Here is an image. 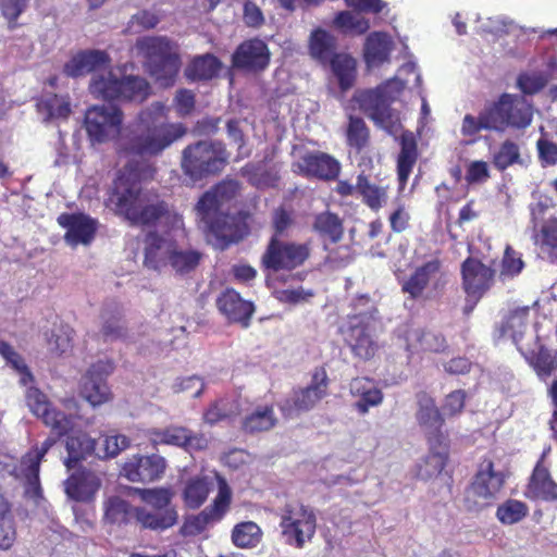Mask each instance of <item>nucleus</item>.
<instances>
[{
  "label": "nucleus",
  "mask_w": 557,
  "mask_h": 557,
  "mask_svg": "<svg viewBox=\"0 0 557 557\" xmlns=\"http://www.w3.org/2000/svg\"><path fill=\"white\" fill-rule=\"evenodd\" d=\"M170 109L154 101L138 112V121L120 138L117 154L126 159L113 182L109 197L116 214L132 225L152 226L163 218L182 223V216L172 213L169 203L143 188L141 183L154 177L156 166L151 159L186 136L188 128L182 122H169Z\"/></svg>",
  "instance_id": "nucleus-1"
},
{
  "label": "nucleus",
  "mask_w": 557,
  "mask_h": 557,
  "mask_svg": "<svg viewBox=\"0 0 557 557\" xmlns=\"http://www.w3.org/2000/svg\"><path fill=\"white\" fill-rule=\"evenodd\" d=\"M239 188L237 181L224 180L203 193L195 207L207 232L216 239L221 249L238 243L248 234V227L239 216L225 212Z\"/></svg>",
  "instance_id": "nucleus-2"
},
{
  "label": "nucleus",
  "mask_w": 557,
  "mask_h": 557,
  "mask_svg": "<svg viewBox=\"0 0 557 557\" xmlns=\"http://www.w3.org/2000/svg\"><path fill=\"white\" fill-rule=\"evenodd\" d=\"M531 121V108L522 99L503 94L498 100L486 103L476 116L466 114L460 132L465 137H475L482 131L503 133L508 127L524 128Z\"/></svg>",
  "instance_id": "nucleus-3"
},
{
  "label": "nucleus",
  "mask_w": 557,
  "mask_h": 557,
  "mask_svg": "<svg viewBox=\"0 0 557 557\" xmlns=\"http://www.w3.org/2000/svg\"><path fill=\"white\" fill-rule=\"evenodd\" d=\"M201 259L200 251L183 248L157 232H149L145 237L144 265L150 270L161 272L170 268L176 275L184 276L195 271Z\"/></svg>",
  "instance_id": "nucleus-4"
},
{
  "label": "nucleus",
  "mask_w": 557,
  "mask_h": 557,
  "mask_svg": "<svg viewBox=\"0 0 557 557\" xmlns=\"http://www.w3.org/2000/svg\"><path fill=\"white\" fill-rule=\"evenodd\" d=\"M230 153L221 140L203 139L182 150L181 169L193 183L220 175L228 164Z\"/></svg>",
  "instance_id": "nucleus-5"
},
{
  "label": "nucleus",
  "mask_w": 557,
  "mask_h": 557,
  "mask_svg": "<svg viewBox=\"0 0 557 557\" xmlns=\"http://www.w3.org/2000/svg\"><path fill=\"white\" fill-rule=\"evenodd\" d=\"M136 48L154 81L164 88L173 86L182 65L177 45L164 36H148L138 39Z\"/></svg>",
  "instance_id": "nucleus-6"
},
{
  "label": "nucleus",
  "mask_w": 557,
  "mask_h": 557,
  "mask_svg": "<svg viewBox=\"0 0 557 557\" xmlns=\"http://www.w3.org/2000/svg\"><path fill=\"white\" fill-rule=\"evenodd\" d=\"M508 471L491 459H484L465 493V505L470 511H480L491 506L504 486Z\"/></svg>",
  "instance_id": "nucleus-7"
},
{
  "label": "nucleus",
  "mask_w": 557,
  "mask_h": 557,
  "mask_svg": "<svg viewBox=\"0 0 557 557\" xmlns=\"http://www.w3.org/2000/svg\"><path fill=\"white\" fill-rule=\"evenodd\" d=\"M88 89L95 98L106 101L143 102L150 95V85L145 78L136 75L116 77L112 72L92 76Z\"/></svg>",
  "instance_id": "nucleus-8"
},
{
  "label": "nucleus",
  "mask_w": 557,
  "mask_h": 557,
  "mask_svg": "<svg viewBox=\"0 0 557 557\" xmlns=\"http://www.w3.org/2000/svg\"><path fill=\"white\" fill-rule=\"evenodd\" d=\"M311 243L284 240L271 235L260 258L263 271L273 273L292 272L302 267L311 256Z\"/></svg>",
  "instance_id": "nucleus-9"
},
{
  "label": "nucleus",
  "mask_w": 557,
  "mask_h": 557,
  "mask_svg": "<svg viewBox=\"0 0 557 557\" xmlns=\"http://www.w3.org/2000/svg\"><path fill=\"white\" fill-rule=\"evenodd\" d=\"M123 120V111L115 106H92L85 113L84 124L91 141L101 144L117 137V145L121 136L136 125L138 115L122 131Z\"/></svg>",
  "instance_id": "nucleus-10"
},
{
  "label": "nucleus",
  "mask_w": 557,
  "mask_h": 557,
  "mask_svg": "<svg viewBox=\"0 0 557 557\" xmlns=\"http://www.w3.org/2000/svg\"><path fill=\"white\" fill-rule=\"evenodd\" d=\"M355 100L359 109L389 135L396 136L403 129L400 114L391 108V99L384 90H361L355 95Z\"/></svg>",
  "instance_id": "nucleus-11"
},
{
  "label": "nucleus",
  "mask_w": 557,
  "mask_h": 557,
  "mask_svg": "<svg viewBox=\"0 0 557 557\" xmlns=\"http://www.w3.org/2000/svg\"><path fill=\"white\" fill-rule=\"evenodd\" d=\"M280 525L285 542L302 548L314 535L315 516L312 510L301 504H288L282 511Z\"/></svg>",
  "instance_id": "nucleus-12"
},
{
  "label": "nucleus",
  "mask_w": 557,
  "mask_h": 557,
  "mask_svg": "<svg viewBox=\"0 0 557 557\" xmlns=\"http://www.w3.org/2000/svg\"><path fill=\"white\" fill-rule=\"evenodd\" d=\"M85 455H67L63 460L71 475L64 482L66 495L76 502H89L94 498L101 482L98 475L82 466Z\"/></svg>",
  "instance_id": "nucleus-13"
},
{
  "label": "nucleus",
  "mask_w": 557,
  "mask_h": 557,
  "mask_svg": "<svg viewBox=\"0 0 557 557\" xmlns=\"http://www.w3.org/2000/svg\"><path fill=\"white\" fill-rule=\"evenodd\" d=\"M461 287L466 296L481 300L493 287L496 271L474 257L466 258L460 265Z\"/></svg>",
  "instance_id": "nucleus-14"
},
{
  "label": "nucleus",
  "mask_w": 557,
  "mask_h": 557,
  "mask_svg": "<svg viewBox=\"0 0 557 557\" xmlns=\"http://www.w3.org/2000/svg\"><path fill=\"white\" fill-rule=\"evenodd\" d=\"M114 370L111 360H99L92 363L82 377L81 395L94 407L100 406L111 398L107 377Z\"/></svg>",
  "instance_id": "nucleus-15"
},
{
  "label": "nucleus",
  "mask_w": 557,
  "mask_h": 557,
  "mask_svg": "<svg viewBox=\"0 0 557 557\" xmlns=\"http://www.w3.org/2000/svg\"><path fill=\"white\" fill-rule=\"evenodd\" d=\"M329 387V376L324 367L315 368L311 382L307 387L294 392L292 398L286 399L282 411L292 414L294 411H308L315 406L324 396Z\"/></svg>",
  "instance_id": "nucleus-16"
},
{
  "label": "nucleus",
  "mask_w": 557,
  "mask_h": 557,
  "mask_svg": "<svg viewBox=\"0 0 557 557\" xmlns=\"http://www.w3.org/2000/svg\"><path fill=\"white\" fill-rule=\"evenodd\" d=\"M271 53L267 44L259 38L240 42L232 54V66L236 70L258 74L270 64Z\"/></svg>",
  "instance_id": "nucleus-17"
},
{
  "label": "nucleus",
  "mask_w": 557,
  "mask_h": 557,
  "mask_svg": "<svg viewBox=\"0 0 557 557\" xmlns=\"http://www.w3.org/2000/svg\"><path fill=\"white\" fill-rule=\"evenodd\" d=\"M231 498L232 492L226 481L223 478H219V491L213 504L184 522L181 530L183 535L190 536L200 534L209 523L220 520L227 511Z\"/></svg>",
  "instance_id": "nucleus-18"
},
{
  "label": "nucleus",
  "mask_w": 557,
  "mask_h": 557,
  "mask_svg": "<svg viewBox=\"0 0 557 557\" xmlns=\"http://www.w3.org/2000/svg\"><path fill=\"white\" fill-rule=\"evenodd\" d=\"M294 166L297 169L295 172L299 175L323 182L336 181L342 170L341 162L323 151L306 152Z\"/></svg>",
  "instance_id": "nucleus-19"
},
{
  "label": "nucleus",
  "mask_w": 557,
  "mask_h": 557,
  "mask_svg": "<svg viewBox=\"0 0 557 557\" xmlns=\"http://www.w3.org/2000/svg\"><path fill=\"white\" fill-rule=\"evenodd\" d=\"M363 311L349 315V324L343 331L344 341L352 355L363 361L372 359L377 351V344L372 338L368 323L361 320Z\"/></svg>",
  "instance_id": "nucleus-20"
},
{
  "label": "nucleus",
  "mask_w": 557,
  "mask_h": 557,
  "mask_svg": "<svg viewBox=\"0 0 557 557\" xmlns=\"http://www.w3.org/2000/svg\"><path fill=\"white\" fill-rule=\"evenodd\" d=\"M149 440L153 446L171 445L185 450H205L208 447V440L203 434L178 425H170L163 430L153 429L149 431Z\"/></svg>",
  "instance_id": "nucleus-21"
},
{
  "label": "nucleus",
  "mask_w": 557,
  "mask_h": 557,
  "mask_svg": "<svg viewBox=\"0 0 557 557\" xmlns=\"http://www.w3.org/2000/svg\"><path fill=\"white\" fill-rule=\"evenodd\" d=\"M219 311L231 323H237L246 329L250 325L255 312V305L251 301L242 298L240 294L234 288H226L215 300Z\"/></svg>",
  "instance_id": "nucleus-22"
},
{
  "label": "nucleus",
  "mask_w": 557,
  "mask_h": 557,
  "mask_svg": "<svg viewBox=\"0 0 557 557\" xmlns=\"http://www.w3.org/2000/svg\"><path fill=\"white\" fill-rule=\"evenodd\" d=\"M58 223L66 230L65 239L72 245L90 244L98 227L97 220L82 212L62 213L58 216Z\"/></svg>",
  "instance_id": "nucleus-23"
},
{
  "label": "nucleus",
  "mask_w": 557,
  "mask_h": 557,
  "mask_svg": "<svg viewBox=\"0 0 557 557\" xmlns=\"http://www.w3.org/2000/svg\"><path fill=\"white\" fill-rule=\"evenodd\" d=\"M111 65V57L104 50H82L73 55L63 66V72L69 77H79L106 70Z\"/></svg>",
  "instance_id": "nucleus-24"
},
{
  "label": "nucleus",
  "mask_w": 557,
  "mask_h": 557,
  "mask_svg": "<svg viewBox=\"0 0 557 557\" xmlns=\"http://www.w3.org/2000/svg\"><path fill=\"white\" fill-rule=\"evenodd\" d=\"M441 270L442 261L438 258L422 263L401 281V292L412 300L421 299L432 280L441 273Z\"/></svg>",
  "instance_id": "nucleus-25"
},
{
  "label": "nucleus",
  "mask_w": 557,
  "mask_h": 557,
  "mask_svg": "<svg viewBox=\"0 0 557 557\" xmlns=\"http://www.w3.org/2000/svg\"><path fill=\"white\" fill-rule=\"evenodd\" d=\"M165 469V461L161 455L134 456L122 469V474L132 482H151L157 480Z\"/></svg>",
  "instance_id": "nucleus-26"
},
{
  "label": "nucleus",
  "mask_w": 557,
  "mask_h": 557,
  "mask_svg": "<svg viewBox=\"0 0 557 557\" xmlns=\"http://www.w3.org/2000/svg\"><path fill=\"white\" fill-rule=\"evenodd\" d=\"M400 151L396 160L397 180L399 189H404L408 183L409 176L419 158L418 144L414 135L409 132H403L399 137Z\"/></svg>",
  "instance_id": "nucleus-27"
},
{
  "label": "nucleus",
  "mask_w": 557,
  "mask_h": 557,
  "mask_svg": "<svg viewBox=\"0 0 557 557\" xmlns=\"http://www.w3.org/2000/svg\"><path fill=\"white\" fill-rule=\"evenodd\" d=\"M223 67L222 61L212 53L194 57L184 70L188 82H209L219 76Z\"/></svg>",
  "instance_id": "nucleus-28"
},
{
  "label": "nucleus",
  "mask_w": 557,
  "mask_h": 557,
  "mask_svg": "<svg viewBox=\"0 0 557 557\" xmlns=\"http://www.w3.org/2000/svg\"><path fill=\"white\" fill-rule=\"evenodd\" d=\"M392 49L393 41L388 34L384 32L370 33L363 47L364 61L369 66H381L389 61Z\"/></svg>",
  "instance_id": "nucleus-29"
},
{
  "label": "nucleus",
  "mask_w": 557,
  "mask_h": 557,
  "mask_svg": "<svg viewBox=\"0 0 557 557\" xmlns=\"http://www.w3.org/2000/svg\"><path fill=\"white\" fill-rule=\"evenodd\" d=\"M220 475H201L189 479L183 490V500L186 507L190 509L199 508L208 498L210 492L214 488L215 481L219 483Z\"/></svg>",
  "instance_id": "nucleus-30"
},
{
  "label": "nucleus",
  "mask_w": 557,
  "mask_h": 557,
  "mask_svg": "<svg viewBox=\"0 0 557 557\" xmlns=\"http://www.w3.org/2000/svg\"><path fill=\"white\" fill-rule=\"evenodd\" d=\"M350 393L359 399L355 404V408L361 414L369 411L370 407L377 406L383 400V393L380 388L373 386L372 382L367 377H356L350 382Z\"/></svg>",
  "instance_id": "nucleus-31"
},
{
  "label": "nucleus",
  "mask_w": 557,
  "mask_h": 557,
  "mask_svg": "<svg viewBox=\"0 0 557 557\" xmlns=\"http://www.w3.org/2000/svg\"><path fill=\"white\" fill-rule=\"evenodd\" d=\"M527 495L531 498L557 500V484L550 479L546 468L537 462L530 479Z\"/></svg>",
  "instance_id": "nucleus-32"
},
{
  "label": "nucleus",
  "mask_w": 557,
  "mask_h": 557,
  "mask_svg": "<svg viewBox=\"0 0 557 557\" xmlns=\"http://www.w3.org/2000/svg\"><path fill=\"white\" fill-rule=\"evenodd\" d=\"M407 342L408 349L414 351L443 352L447 347L444 335L429 330H413Z\"/></svg>",
  "instance_id": "nucleus-33"
},
{
  "label": "nucleus",
  "mask_w": 557,
  "mask_h": 557,
  "mask_svg": "<svg viewBox=\"0 0 557 557\" xmlns=\"http://www.w3.org/2000/svg\"><path fill=\"white\" fill-rule=\"evenodd\" d=\"M326 64H330L342 91H347L354 86L357 77V62L350 54H335Z\"/></svg>",
  "instance_id": "nucleus-34"
},
{
  "label": "nucleus",
  "mask_w": 557,
  "mask_h": 557,
  "mask_svg": "<svg viewBox=\"0 0 557 557\" xmlns=\"http://www.w3.org/2000/svg\"><path fill=\"white\" fill-rule=\"evenodd\" d=\"M46 396L37 388V417H41L42 422L50 426L58 436L67 433L71 426V420L61 411L51 407L45 401Z\"/></svg>",
  "instance_id": "nucleus-35"
},
{
  "label": "nucleus",
  "mask_w": 557,
  "mask_h": 557,
  "mask_svg": "<svg viewBox=\"0 0 557 557\" xmlns=\"http://www.w3.org/2000/svg\"><path fill=\"white\" fill-rule=\"evenodd\" d=\"M134 516L137 522L144 528L151 530H165L177 522V511L175 508H166L162 511H150L146 508H135Z\"/></svg>",
  "instance_id": "nucleus-36"
},
{
  "label": "nucleus",
  "mask_w": 557,
  "mask_h": 557,
  "mask_svg": "<svg viewBox=\"0 0 557 557\" xmlns=\"http://www.w3.org/2000/svg\"><path fill=\"white\" fill-rule=\"evenodd\" d=\"M357 194L361 197L362 202L374 212L383 207L387 198L386 188L371 183L364 172L357 176Z\"/></svg>",
  "instance_id": "nucleus-37"
},
{
  "label": "nucleus",
  "mask_w": 557,
  "mask_h": 557,
  "mask_svg": "<svg viewBox=\"0 0 557 557\" xmlns=\"http://www.w3.org/2000/svg\"><path fill=\"white\" fill-rule=\"evenodd\" d=\"M277 423L272 405L258 406L252 412L247 414L242 423V428L247 433H260L270 431Z\"/></svg>",
  "instance_id": "nucleus-38"
},
{
  "label": "nucleus",
  "mask_w": 557,
  "mask_h": 557,
  "mask_svg": "<svg viewBox=\"0 0 557 557\" xmlns=\"http://www.w3.org/2000/svg\"><path fill=\"white\" fill-rule=\"evenodd\" d=\"M312 228L322 238L329 239L333 244L338 243L344 235L343 221L336 213L330 211L317 214Z\"/></svg>",
  "instance_id": "nucleus-39"
},
{
  "label": "nucleus",
  "mask_w": 557,
  "mask_h": 557,
  "mask_svg": "<svg viewBox=\"0 0 557 557\" xmlns=\"http://www.w3.org/2000/svg\"><path fill=\"white\" fill-rule=\"evenodd\" d=\"M345 136L347 146L357 152L363 151L370 144V129L360 116H348Z\"/></svg>",
  "instance_id": "nucleus-40"
},
{
  "label": "nucleus",
  "mask_w": 557,
  "mask_h": 557,
  "mask_svg": "<svg viewBox=\"0 0 557 557\" xmlns=\"http://www.w3.org/2000/svg\"><path fill=\"white\" fill-rule=\"evenodd\" d=\"M336 39L324 29H317L312 33L310 38V52L314 59L320 63L326 64L332 60L333 55L337 54Z\"/></svg>",
  "instance_id": "nucleus-41"
},
{
  "label": "nucleus",
  "mask_w": 557,
  "mask_h": 557,
  "mask_svg": "<svg viewBox=\"0 0 557 557\" xmlns=\"http://www.w3.org/2000/svg\"><path fill=\"white\" fill-rule=\"evenodd\" d=\"M418 405L417 420L424 430L444 425L443 414L431 396L426 393H420L418 395Z\"/></svg>",
  "instance_id": "nucleus-42"
},
{
  "label": "nucleus",
  "mask_w": 557,
  "mask_h": 557,
  "mask_svg": "<svg viewBox=\"0 0 557 557\" xmlns=\"http://www.w3.org/2000/svg\"><path fill=\"white\" fill-rule=\"evenodd\" d=\"M525 358L540 377H548L557 370V352H552L545 346H540L536 351H531Z\"/></svg>",
  "instance_id": "nucleus-43"
},
{
  "label": "nucleus",
  "mask_w": 557,
  "mask_h": 557,
  "mask_svg": "<svg viewBox=\"0 0 557 557\" xmlns=\"http://www.w3.org/2000/svg\"><path fill=\"white\" fill-rule=\"evenodd\" d=\"M492 163L495 169L504 172L513 164L521 163L520 147L511 139L504 140L492 156Z\"/></svg>",
  "instance_id": "nucleus-44"
},
{
  "label": "nucleus",
  "mask_w": 557,
  "mask_h": 557,
  "mask_svg": "<svg viewBox=\"0 0 557 557\" xmlns=\"http://www.w3.org/2000/svg\"><path fill=\"white\" fill-rule=\"evenodd\" d=\"M261 529L252 521L236 524L232 532L233 543L240 548L257 546L261 541Z\"/></svg>",
  "instance_id": "nucleus-45"
},
{
  "label": "nucleus",
  "mask_w": 557,
  "mask_h": 557,
  "mask_svg": "<svg viewBox=\"0 0 557 557\" xmlns=\"http://www.w3.org/2000/svg\"><path fill=\"white\" fill-rule=\"evenodd\" d=\"M37 111L46 113V120L66 119L71 113V104L64 97L51 94L37 102Z\"/></svg>",
  "instance_id": "nucleus-46"
},
{
  "label": "nucleus",
  "mask_w": 557,
  "mask_h": 557,
  "mask_svg": "<svg viewBox=\"0 0 557 557\" xmlns=\"http://www.w3.org/2000/svg\"><path fill=\"white\" fill-rule=\"evenodd\" d=\"M16 539V530L9 503L0 495V548H10Z\"/></svg>",
  "instance_id": "nucleus-47"
},
{
  "label": "nucleus",
  "mask_w": 557,
  "mask_h": 557,
  "mask_svg": "<svg viewBox=\"0 0 557 557\" xmlns=\"http://www.w3.org/2000/svg\"><path fill=\"white\" fill-rule=\"evenodd\" d=\"M134 511L135 508L117 496L109 498L104 504L106 519L112 523H125L131 521L135 518Z\"/></svg>",
  "instance_id": "nucleus-48"
},
{
  "label": "nucleus",
  "mask_w": 557,
  "mask_h": 557,
  "mask_svg": "<svg viewBox=\"0 0 557 557\" xmlns=\"http://www.w3.org/2000/svg\"><path fill=\"white\" fill-rule=\"evenodd\" d=\"M523 268L522 255L507 245L500 261L499 277L502 280L513 278L522 272Z\"/></svg>",
  "instance_id": "nucleus-49"
},
{
  "label": "nucleus",
  "mask_w": 557,
  "mask_h": 557,
  "mask_svg": "<svg viewBox=\"0 0 557 557\" xmlns=\"http://www.w3.org/2000/svg\"><path fill=\"white\" fill-rule=\"evenodd\" d=\"M334 25L344 33H354L357 35L366 34L370 28V23L364 17H358L349 11H341L334 18Z\"/></svg>",
  "instance_id": "nucleus-50"
},
{
  "label": "nucleus",
  "mask_w": 557,
  "mask_h": 557,
  "mask_svg": "<svg viewBox=\"0 0 557 557\" xmlns=\"http://www.w3.org/2000/svg\"><path fill=\"white\" fill-rule=\"evenodd\" d=\"M0 356L10 364L14 370L21 374V381L26 384L33 380V375L25 363L23 357L14 350V348L5 341L0 339Z\"/></svg>",
  "instance_id": "nucleus-51"
},
{
  "label": "nucleus",
  "mask_w": 557,
  "mask_h": 557,
  "mask_svg": "<svg viewBox=\"0 0 557 557\" xmlns=\"http://www.w3.org/2000/svg\"><path fill=\"white\" fill-rule=\"evenodd\" d=\"M136 492L145 503L160 511L170 508L169 505L174 496V493L165 487L136 488Z\"/></svg>",
  "instance_id": "nucleus-52"
},
{
  "label": "nucleus",
  "mask_w": 557,
  "mask_h": 557,
  "mask_svg": "<svg viewBox=\"0 0 557 557\" xmlns=\"http://www.w3.org/2000/svg\"><path fill=\"white\" fill-rule=\"evenodd\" d=\"M101 334L107 339H119L126 335L123 315L120 311H104L102 313Z\"/></svg>",
  "instance_id": "nucleus-53"
},
{
  "label": "nucleus",
  "mask_w": 557,
  "mask_h": 557,
  "mask_svg": "<svg viewBox=\"0 0 557 557\" xmlns=\"http://www.w3.org/2000/svg\"><path fill=\"white\" fill-rule=\"evenodd\" d=\"M14 475L23 483L25 495L35 498V458L32 455L22 459L21 466L14 469Z\"/></svg>",
  "instance_id": "nucleus-54"
},
{
  "label": "nucleus",
  "mask_w": 557,
  "mask_h": 557,
  "mask_svg": "<svg viewBox=\"0 0 557 557\" xmlns=\"http://www.w3.org/2000/svg\"><path fill=\"white\" fill-rule=\"evenodd\" d=\"M539 244L543 251L557 258V218L549 219L541 226Z\"/></svg>",
  "instance_id": "nucleus-55"
},
{
  "label": "nucleus",
  "mask_w": 557,
  "mask_h": 557,
  "mask_svg": "<svg viewBox=\"0 0 557 557\" xmlns=\"http://www.w3.org/2000/svg\"><path fill=\"white\" fill-rule=\"evenodd\" d=\"M527 506L519 500H507L497 509L496 516L505 524H513L525 517Z\"/></svg>",
  "instance_id": "nucleus-56"
},
{
  "label": "nucleus",
  "mask_w": 557,
  "mask_h": 557,
  "mask_svg": "<svg viewBox=\"0 0 557 557\" xmlns=\"http://www.w3.org/2000/svg\"><path fill=\"white\" fill-rule=\"evenodd\" d=\"M65 443L67 453H95L97 446L96 440L83 431L70 434Z\"/></svg>",
  "instance_id": "nucleus-57"
},
{
  "label": "nucleus",
  "mask_w": 557,
  "mask_h": 557,
  "mask_svg": "<svg viewBox=\"0 0 557 557\" xmlns=\"http://www.w3.org/2000/svg\"><path fill=\"white\" fill-rule=\"evenodd\" d=\"M173 106L178 116L185 117L190 115L196 107V95L187 88L176 90L173 98Z\"/></svg>",
  "instance_id": "nucleus-58"
},
{
  "label": "nucleus",
  "mask_w": 557,
  "mask_h": 557,
  "mask_svg": "<svg viewBox=\"0 0 557 557\" xmlns=\"http://www.w3.org/2000/svg\"><path fill=\"white\" fill-rule=\"evenodd\" d=\"M539 160L542 166H552L557 164V144L542 136L536 141Z\"/></svg>",
  "instance_id": "nucleus-59"
},
{
  "label": "nucleus",
  "mask_w": 557,
  "mask_h": 557,
  "mask_svg": "<svg viewBox=\"0 0 557 557\" xmlns=\"http://www.w3.org/2000/svg\"><path fill=\"white\" fill-rule=\"evenodd\" d=\"M73 330L60 329L58 333H53L49 339L50 349L58 356L70 352L73 348Z\"/></svg>",
  "instance_id": "nucleus-60"
},
{
  "label": "nucleus",
  "mask_w": 557,
  "mask_h": 557,
  "mask_svg": "<svg viewBox=\"0 0 557 557\" xmlns=\"http://www.w3.org/2000/svg\"><path fill=\"white\" fill-rule=\"evenodd\" d=\"M467 394L463 389H456L449 393L442 406L443 413L454 417L462 412L466 404Z\"/></svg>",
  "instance_id": "nucleus-61"
},
{
  "label": "nucleus",
  "mask_w": 557,
  "mask_h": 557,
  "mask_svg": "<svg viewBox=\"0 0 557 557\" xmlns=\"http://www.w3.org/2000/svg\"><path fill=\"white\" fill-rule=\"evenodd\" d=\"M27 0H0V7L3 16L8 20L9 27L17 26L16 18L25 10Z\"/></svg>",
  "instance_id": "nucleus-62"
},
{
  "label": "nucleus",
  "mask_w": 557,
  "mask_h": 557,
  "mask_svg": "<svg viewBox=\"0 0 557 557\" xmlns=\"http://www.w3.org/2000/svg\"><path fill=\"white\" fill-rule=\"evenodd\" d=\"M490 170L487 162L476 160L469 163L466 171V181L469 185L484 183L490 178Z\"/></svg>",
  "instance_id": "nucleus-63"
},
{
  "label": "nucleus",
  "mask_w": 557,
  "mask_h": 557,
  "mask_svg": "<svg viewBox=\"0 0 557 557\" xmlns=\"http://www.w3.org/2000/svg\"><path fill=\"white\" fill-rule=\"evenodd\" d=\"M131 447V438L124 434L112 431L104 435V453H122Z\"/></svg>",
  "instance_id": "nucleus-64"
}]
</instances>
